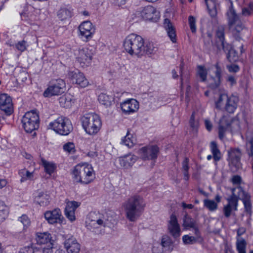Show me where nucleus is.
Wrapping results in <instances>:
<instances>
[{
    "label": "nucleus",
    "mask_w": 253,
    "mask_h": 253,
    "mask_svg": "<svg viewBox=\"0 0 253 253\" xmlns=\"http://www.w3.org/2000/svg\"><path fill=\"white\" fill-rule=\"evenodd\" d=\"M123 45L128 54L138 58L145 54H153L156 51V47L153 42H145L141 36L135 34L128 35L125 39Z\"/></svg>",
    "instance_id": "nucleus-1"
},
{
    "label": "nucleus",
    "mask_w": 253,
    "mask_h": 253,
    "mask_svg": "<svg viewBox=\"0 0 253 253\" xmlns=\"http://www.w3.org/2000/svg\"><path fill=\"white\" fill-rule=\"evenodd\" d=\"M145 206L143 198L137 194L131 196L123 204L126 217L131 222H135L139 218Z\"/></svg>",
    "instance_id": "nucleus-2"
},
{
    "label": "nucleus",
    "mask_w": 253,
    "mask_h": 253,
    "mask_svg": "<svg viewBox=\"0 0 253 253\" xmlns=\"http://www.w3.org/2000/svg\"><path fill=\"white\" fill-rule=\"evenodd\" d=\"M72 178L75 183L87 184L95 178V173L92 166L87 164L76 165L72 171Z\"/></svg>",
    "instance_id": "nucleus-3"
},
{
    "label": "nucleus",
    "mask_w": 253,
    "mask_h": 253,
    "mask_svg": "<svg viewBox=\"0 0 253 253\" xmlns=\"http://www.w3.org/2000/svg\"><path fill=\"white\" fill-rule=\"evenodd\" d=\"M81 121L84 129L89 135L96 134L102 126L99 116L94 113L85 114L82 117Z\"/></svg>",
    "instance_id": "nucleus-4"
},
{
    "label": "nucleus",
    "mask_w": 253,
    "mask_h": 253,
    "mask_svg": "<svg viewBox=\"0 0 253 253\" xmlns=\"http://www.w3.org/2000/svg\"><path fill=\"white\" fill-rule=\"evenodd\" d=\"M48 128L62 135H68L73 130L71 121L63 116L59 117L53 122H50L49 124Z\"/></svg>",
    "instance_id": "nucleus-5"
},
{
    "label": "nucleus",
    "mask_w": 253,
    "mask_h": 253,
    "mask_svg": "<svg viewBox=\"0 0 253 253\" xmlns=\"http://www.w3.org/2000/svg\"><path fill=\"white\" fill-rule=\"evenodd\" d=\"M21 121L24 129L28 133H31L39 127V116L36 111L26 112Z\"/></svg>",
    "instance_id": "nucleus-6"
},
{
    "label": "nucleus",
    "mask_w": 253,
    "mask_h": 253,
    "mask_svg": "<svg viewBox=\"0 0 253 253\" xmlns=\"http://www.w3.org/2000/svg\"><path fill=\"white\" fill-rule=\"evenodd\" d=\"M65 89L66 84L63 80L61 79L53 80L49 82L47 88L43 93V95L45 97L59 95L63 93Z\"/></svg>",
    "instance_id": "nucleus-7"
},
{
    "label": "nucleus",
    "mask_w": 253,
    "mask_h": 253,
    "mask_svg": "<svg viewBox=\"0 0 253 253\" xmlns=\"http://www.w3.org/2000/svg\"><path fill=\"white\" fill-rule=\"evenodd\" d=\"M86 223L87 229L92 231L101 226H107L108 225L107 220L104 216L99 212H96L89 213L88 220Z\"/></svg>",
    "instance_id": "nucleus-8"
},
{
    "label": "nucleus",
    "mask_w": 253,
    "mask_h": 253,
    "mask_svg": "<svg viewBox=\"0 0 253 253\" xmlns=\"http://www.w3.org/2000/svg\"><path fill=\"white\" fill-rule=\"evenodd\" d=\"M228 159L231 169L235 172L241 167V150L238 148H231L227 151Z\"/></svg>",
    "instance_id": "nucleus-9"
},
{
    "label": "nucleus",
    "mask_w": 253,
    "mask_h": 253,
    "mask_svg": "<svg viewBox=\"0 0 253 253\" xmlns=\"http://www.w3.org/2000/svg\"><path fill=\"white\" fill-rule=\"evenodd\" d=\"M226 15L228 21V26L230 28L235 26V30L239 32L243 28V25L240 23V16L236 13L233 6V2L231 4L226 12Z\"/></svg>",
    "instance_id": "nucleus-10"
},
{
    "label": "nucleus",
    "mask_w": 253,
    "mask_h": 253,
    "mask_svg": "<svg viewBox=\"0 0 253 253\" xmlns=\"http://www.w3.org/2000/svg\"><path fill=\"white\" fill-rule=\"evenodd\" d=\"M75 56L77 61L82 66H87L91 62L93 55V48L84 47L76 51Z\"/></svg>",
    "instance_id": "nucleus-11"
},
{
    "label": "nucleus",
    "mask_w": 253,
    "mask_h": 253,
    "mask_svg": "<svg viewBox=\"0 0 253 253\" xmlns=\"http://www.w3.org/2000/svg\"><path fill=\"white\" fill-rule=\"evenodd\" d=\"M159 153L157 145H149L143 147L139 150V154L143 160H156Z\"/></svg>",
    "instance_id": "nucleus-12"
},
{
    "label": "nucleus",
    "mask_w": 253,
    "mask_h": 253,
    "mask_svg": "<svg viewBox=\"0 0 253 253\" xmlns=\"http://www.w3.org/2000/svg\"><path fill=\"white\" fill-rule=\"evenodd\" d=\"M236 189V188L232 189V194L227 199L228 204L223 209L224 214L227 218L230 217L233 211L237 210L238 197L235 193Z\"/></svg>",
    "instance_id": "nucleus-13"
},
{
    "label": "nucleus",
    "mask_w": 253,
    "mask_h": 253,
    "mask_svg": "<svg viewBox=\"0 0 253 253\" xmlns=\"http://www.w3.org/2000/svg\"><path fill=\"white\" fill-rule=\"evenodd\" d=\"M136 14L146 20H155L159 16V12L151 5L145 6L137 11Z\"/></svg>",
    "instance_id": "nucleus-14"
},
{
    "label": "nucleus",
    "mask_w": 253,
    "mask_h": 253,
    "mask_svg": "<svg viewBox=\"0 0 253 253\" xmlns=\"http://www.w3.org/2000/svg\"><path fill=\"white\" fill-rule=\"evenodd\" d=\"M80 35L84 40H88L95 33V28L89 21L82 22L79 27Z\"/></svg>",
    "instance_id": "nucleus-15"
},
{
    "label": "nucleus",
    "mask_w": 253,
    "mask_h": 253,
    "mask_svg": "<svg viewBox=\"0 0 253 253\" xmlns=\"http://www.w3.org/2000/svg\"><path fill=\"white\" fill-rule=\"evenodd\" d=\"M121 107L125 114L129 115L138 111L139 103L135 99H127L121 104Z\"/></svg>",
    "instance_id": "nucleus-16"
},
{
    "label": "nucleus",
    "mask_w": 253,
    "mask_h": 253,
    "mask_svg": "<svg viewBox=\"0 0 253 253\" xmlns=\"http://www.w3.org/2000/svg\"><path fill=\"white\" fill-rule=\"evenodd\" d=\"M0 108L7 115H10L13 111L11 97L6 93L0 94Z\"/></svg>",
    "instance_id": "nucleus-17"
},
{
    "label": "nucleus",
    "mask_w": 253,
    "mask_h": 253,
    "mask_svg": "<svg viewBox=\"0 0 253 253\" xmlns=\"http://www.w3.org/2000/svg\"><path fill=\"white\" fill-rule=\"evenodd\" d=\"M168 230L169 233L174 238L179 237L181 235L180 227L174 214H172L170 216L168 224Z\"/></svg>",
    "instance_id": "nucleus-18"
},
{
    "label": "nucleus",
    "mask_w": 253,
    "mask_h": 253,
    "mask_svg": "<svg viewBox=\"0 0 253 253\" xmlns=\"http://www.w3.org/2000/svg\"><path fill=\"white\" fill-rule=\"evenodd\" d=\"M44 217L49 224H54L62 222L63 217L61 211L59 209L52 211H47L44 213Z\"/></svg>",
    "instance_id": "nucleus-19"
},
{
    "label": "nucleus",
    "mask_w": 253,
    "mask_h": 253,
    "mask_svg": "<svg viewBox=\"0 0 253 253\" xmlns=\"http://www.w3.org/2000/svg\"><path fill=\"white\" fill-rule=\"evenodd\" d=\"M69 77L73 83L79 84L82 87H85L89 84L84 74L78 71L70 72Z\"/></svg>",
    "instance_id": "nucleus-20"
},
{
    "label": "nucleus",
    "mask_w": 253,
    "mask_h": 253,
    "mask_svg": "<svg viewBox=\"0 0 253 253\" xmlns=\"http://www.w3.org/2000/svg\"><path fill=\"white\" fill-rule=\"evenodd\" d=\"M239 102L238 98L234 95H231L226 98L225 102L224 109L228 113L232 114L234 113L236 110L238 103Z\"/></svg>",
    "instance_id": "nucleus-21"
},
{
    "label": "nucleus",
    "mask_w": 253,
    "mask_h": 253,
    "mask_svg": "<svg viewBox=\"0 0 253 253\" xmlns=\"http://www.w3.org/2000/svg\"><path fill=\"white\" fill-rule=\"evenodd\" d=\"M137 156L128 154L118 158V161L121 166L125 169H128L131 168L136 161Z\"/></svg>",
    "instance_id": "nucleus-22"
},
{
    "label": "nucleus",
    "mask_w": 253,
    "mask_h": 253,
    "mask_svg": "<svg viewBox=\"0 0 253 253\" xmlns=\"http://www.w3.org/2000/svg\"><path fill=\"white\" fill-rule=\"evenodd\" d=\"M36 240L37 243L41 245L53 243L51 235L48 232H37L36 234Z\"/></svg>",
    "instance_id": "nucleus-23"
},
{
    "label": "nucleus",
    "mask_w": 253,
    "mask_h": 253,
    "mask_svg": "<svg viewBox=\"0 0 253 253\" xmlns=\"http://www.w3.org/2000/svg\"><path fill=\"white\" fill-rule=\"evenodd\" d=\"M164 27L167 31V35L169 38L170 41L173 43L176 42V35L175 29L170 21L168 19H166L164 23Z\"/></svg>",
    "instance_id": "nucleus-24"
},
{
    "label": "nucleus",
    "mask_w": 253,
    "mask_h": 253,
    "mask_svg": "<svg viewBox=\"0 0 253 253\" xmlns=\"http://www.w3.org/2000/svg\"><path fill=\"white\" fill-rule=\"evenodd\" d=\"M237 189L239 190V193L237 196L242 200L246 210L247 211H250L251 204L250 195L246 193L240 186L238 187Z\"/></svg>",
    "instance_id": "nucleus-25"
},
{
    "label": "nucleus",
    "mask_w": 253,
    "mask_h": 253,
    "mask_svg": "<svg viewBox=\"0 0 253 253\" xmlns=\"http://www.w3.org/2000/svg\"><path fill=\"white\" fill-rule=\"evenodd\" d=\"M59 102L60 106L64 108H70L75 103V99L70 94H66L59 97Z\"/></svg>",
    "instance_id": "nucleus-26"
},
{
    "label": "nucleus",
    "mask_w": 253,
    "mask_h": 253,
    "mask_svg": "<svg viewBox=\"0 0 253 253\" xmlns=\"http://www.w3.org/2000/svg\"><path fill=\"white\" fill-rule=\"evenodd\" d=\"M229 125V122L227 120L226 117L223 116L219 123L218 135L220 139H222L224 137L225 132Z\"/></svg>",
    "instance_id": "nucleus-27"
},
{
    "label": "nucleus",
    "mask_w": 253,
    "mask_h": 253,
    "mask_svg": "<svg viewBox=\"0 0 253 253\" xmlns=\"http://www.w3.org/2000/svg\"><path fill=\"white\" fill-rule=\"evenodd\" d=\"M98 100L100 104L106 107H108L111 106L114 101V97L111 95L101 93L99 95Z\"/></svg>",
    "instance_id": "nucleus-28"
},
{
    "label": "nucleus",
    "mask_w": 253,
    "mask_h": 253,
    "mask_svg": "<svg viewBox=\"0 0 253 253\" xmlns=\"http://www.w3.org/2000/svg\"><path fill=\"white\" fill-rule=\"evenodd\" d=\"M18 174L21 177L20 182L21 183L34 179V171L30 172L26 169H23L19 171Z\"/></svg>",
    "instance_id": "nucleus-29"
},
{
    "label": "nucleus",
    "mask_w": 253,
    "mask_h": 253,
    "mask_svg": "<svg viewBox=\"0 0 253 253\" xmlns=\"http://www.w3.org/2000/svg\"><path fill=\"white\" fill-rule=\"evenodd\" d=\"M72 10L68 8L61 7L57 12V16L61 21L67 20L71 17Z\"/></svg>",
    "instance_id": "nucleus-30"
},
{
    "label": "nucleus",
    "mask_w": 253,
    "mask_h": 253,
    "mask_svg": "<svg viewBox=\"0 0 253 253\" xmlns=\"http://www.w3.org/2000/svg\"><path fill=\"white\" fill-rule=\"evenodd\" d=\"M197 225L196 221L193 219L189 215L186 214L183 218L182 226L185 229L195 228Z\"/></svg>",
    "instance_id": "nucleus-31"
},
{
    "label": "nucleus",
    "mask_w": 253,
    "mask_h": 253,
    "mask_svg": "<svg viewBox=\"0 0 253 253\" xmlns=\"http://www.w3.org/2000/svg\"><path fill=\"white\" fill-rule=\"evenodd\" d=\"M41 163L46 173L49 175L53 173L56 169V166L54 163L48 162L44 159H41Z\"/></svg>",
    "instance_id": "nucleus-32"
},
{
    "label": "nucleus",
    "mask_w": 253,
    "mask_h": 253,
    "mask_svg": "<svg viewBox=\"0 0 253 253\" xmlns=\"http://www.w3.org/2000/svg\"><path fill=\"white\" fill-rule=\"evenodd\" d=\"M216 67V71L215 72V79L214 81V83H210L209 86L211 89H215L217 88L220 84V79L221 77V69L219 67L218 65L217 64L215 66Z\"/></svg>",
    "instance_id": "nucleus-33"
},
{
    "label": "nucleus",
    "mask_w": 253,
    "mask_h": 253,
    "mask_svg": "<svg viewBox=\"0 0 253 253\" xmlns=\"http://www.w3.org/2000/svg\"><path fill=\"white\" fill-rule=\"evenodd\" d=\"M209 13L212 17L217 14V6L214 0H204Z\"/></svg>",
    "instance_id": "nucleus-34"
},
{
    "label": "nucleus",
    "mask_w": 253,
    "mask_h": 253,
    "mask_svg": "<svg viewBox=\"0 0 253 253\" xmlns=\"http://www.w3.org/2000/svg\"><path fill=\"white\" fill-rule=\"evenodd\" d=\"M49 196L47 194L43 193H40L39 195L36 197V201L41 206H46L49 203Z\"/></svg>",
    "instance_id": "nucleus-35"
},
{
    "label": "nucleus",
    "mask_w": 253,
    "mask_h": 253,
    "mask_svg": "<svg viewBox=\"0 0 253 253\" xmlns=\"http://www.w3.org/2000/svg\"><path fill=\"white\" fill-rule=\"evenodd\" d=\"M122 142L126 146L129 148H131L133 146L136 142L135 138L129 133L128 131L126 135L122 140Z\"/></svg>",
    "instance_id": "nucleus-36"
},
{
    "label": "nucleus",
    "mask_w": 253,
    "mask_h": 253,
    "mask_svg": "<svg viewBox=\"0 0 253 253\" xmlns=\"http://www.w3.org/2000/svg\"><path fill=\"white\" fill-rule=\"evenodd\" d=\"M246 141V144L250 145L249 149H247V154L249 157L253 158V131L247 136Z\"/></svg>",
    "instance_id": "nucleus-37"
},
{
    "label": "nucleus",
    "mask_w": 253,
    "mask_h": 253,
    "mask_svg": "<svg viewBox=\"0 0 253 253\" xmlns=\"http://www.w3.org/2000/svg\"><path fill=\"white\" fill-rule=\"evenodd\" d=\"M211 149L215 161H219L221 158V153L217 147L216 142L212 141L211 143Z\"/></svg>",
    "instance_id": "nucleus-38"
},
{
    "label": "nucleus",
    "mask_w": 253,
    "mask_h": 253,
    "mask_svg": "<svg viewBox=\"0 0 253 253\" xmlns=\"http://www.w3.org/2000/svg\"><path fill=\"white\" fill-rule=\"evenodd\" d=\"M9 213L8 208L4 203L0 200V221H3L8 216Z\"/></svg>",
    "instance_id": "nucleus-39"
},
{
    "label": "nucleus",
    "mask_w": 253,
    "mask_h": 253,
    "mask_svg": "<svg viewBox=\"0 0 253 253\" xmlns=\"http://www.w3.org/2000/svg\"><path fill=\"white\" fill-rule=\"evenodd\" d=\"M204 205L207 209L211 211H216L218 208L217 203L213 200L209 199H205L204 200Z\"/></svg>",
    "instance_id": "nucleus-40"
},
{
    "label": "nucleus",
    "mask_w": 253,
    "mask_h": 253,
    "mask_svg": "<svg viewBox=\"0 0 253 253\" xmlns=\"http://www.w3.org/2000/svg\"><path fill=\"white\" fill-rule=\"evenodd\" d=\"M207 71L205 67L202 65H199L197 67V74L202 82H205L207 79Z\"/></svg>",
    "instance_id": "nucleus-41"
},
{
    "label": "nucleus",
    "mask_w": 253,
    "mask_h": 253,
    "mask_svg": "<svg viewBox=\"0 0 253 253\" xmlns=\"http://www.w3.org/2000/svg\"><path fill=\"white\" fill-rule=\"evenodd\" d=\"M81 205V203L75 201H69L67 203L65 211H75L77 208H78Z\"/></svg>",
    "instance_id": "nucleus-42"
},
{
    "label": "nucleus",
    "mask_w": 253,
    "mask_h": 253,
    "mask_svg": "<svg viewBox=\"0 0 253 253\" xmlns=\"http://www.w3.org/2000/svg\"><path fill=\"white\" fill-rule=\"evenodd\" d=\"M189 160L188 158H185L182 162V169L183 170L184 179L185 180H188L189 179L188 170H189Z\"/></svg>",
    "instance_id": "nucleus-43"
},
{
    "label": "nucleus",
    "mask_w": 253,
    "mask_h": 253,
    "mask_svg": "<svg viewBox=\"0 0 253 253\" xmlns=\"http://www.w3.org/2000/svg\"><path fill=\"white\" fill-rule=\"evenodd\" d=\"M253 13V1L251 2L247 7H243L242 10V15L249 16Z\"/></svg>",
    "instance_id": "nucleus-44"
},
{
    "label": "nucleus",
    "mask_w": 253,
    "mask_h": 253,
    "mask_svg": "<svg viewBox=\"0 0 253 253\" xmlns=\"http://www.w3.org/2000/svg\"><path fill=\"white\" fill-rule=\"evenodd\" d=\"M182 241L185 245L194 244L198 241L197 238L188 235H184L182 237Z\"/></svg>",
    "instance_id": "nucleus-45"
},
{
    "label": "nucleus",
    "mask_w": 253,
    "mask_h": 253,
    "mask_svg": "<svg viewBox=\"0 0 253 253\" xmlns=\"http://www.w3.org/2000/svg\"><path fill=\"white\" fill-rule=\"evenodd\" d=\"M189 124L190 127L192 128V130L197 132L199 127V122L198 120L195 119L194 114L193 113L190 117L189 120Z\"/></svg>",
    "instance_id": "nucleus-46"
},
{
    "label": "nucleus",
    "mask_w": 253,
    "mask_h": 253,
    "mask_svg": "<svg viewBox=\"0 0 253 253\" xmlns=\"http://www.w3.org/2000/svg\"><path fill=\"white\" fill-rule=\"evenodd\" d=\"M196 19L193 16L190 15L188 17V24L190 29L193 33H195L197 31Z\"/></svg>",
    "instance_id": "nucleus-47"
},
{
    "label": "nucleus",
    "mask_w": 253,
    "mask_h": 253,
    "mask_svg": "<svg viewBox=\"0 0 253 253\" xmlns=\"http://www.w3.org/2000/svg\"><path fill=\"white\" fill-rule=\"evenodd\" d=\"M227 98V95L225 93H222L220 94L218 99L215 102V106L217 109H221L223 105V102L226 101Z\"/></svg>",
    "instance_id": "nucleus-48"
},
{
    "label": "nucleus",
    "mask_w": 253,
    "mask_h": 253,
    "mask_svg": "<svg viewBox=\"0 0 253 253\" xmlns=\"http://www.w3.org/2000/svg\"><path fill=\"white\" fill-rule=\"evenodd\" d=\"M18 220L23 224V230H26L30 225L31 222L28 217L23 214L19 218Z\"/></svg>",
    "instance_id": "nucleus-49"
},
{
    "label": "nucleus",
    "mask_w": 253,
    "mask_h": 253,
    "mask_svg": "<svg viewBox=\"0 0 253 253\" xmlns=\"http://www.w3.org/2000/svg\"><path fill=\"white\" fill-rule=\"evenodd\" d=\"M246 242L243 239H238L236 242V248L238 252L246 251Z\"/></svg>",
    "instance_id": "nucleus-50"
},
{
    "label": "nucleus",
    "mask_w": 253,
    "mask_h": 253,
    "mask_svg": "<svg viewBox=\"0 0 253 253\" xmlns=\"http://www.w3.org/2000/svg\"><path fill=\"white\" fill-rule=\"evenodd\" d=\"M221 44L223 51L227 53V58L230 60V54L232 51L231 45L226 43L225 41L221 42Z\"/></svg>",
    "instance_id": "nucleus-51"
},
{
    "label": "nucleus",
    "mask_w": 253,
    "mask_h": 253,
    "mask_svg": "<svg viewBox=\"0 0 253 253\" xmlns=\"http://www.w3.org/2000/svg\"><path fill=\"white\" fill-rule=\"evenodd\" d=\"M63 149L65 151L71 154H74L76 151L75 144L73 142H69L65 144Z\"/></svg>",
    "instance_id": "nucleus-52"
},
{
    "label": "nucleus",
    "mask_w": 253,
    "mask_h": 253,
    "mask_svg": "<svg viewBox=\"0 0 253 253\" xmlns=\"http://www.w3.org/2000/svg\"><path fill=\"white\" fill-rule=\"evenodd\" d=\"M216 36L221 42L224 41V30L223 27H219L217 29Z\"/></svg>",
    "instance_id": "nucleus-53"
},
{
    "label": "nucleus",
    "mask_w": 253,
    "mask_h": 253,
    "mask_svg": "<svg viewBox=\"0 0 253 253\" xmlns=\"http://www.w3.org/2000/svg\"><path fill=\"white\" fill-rule=\"evenodd\" d=\"M27 46V42L24 40L18 42L15 45L16 48L21 52L25 51Z\"/></svg>",
    "instance_id": "nucleus-54"
},
{
    "label": "nucleus",
    "mask_w": 253,
    "mask_h": 253,
    "mask_svg": "<svg viewBox=\"0 0 253 253\" xmlns=\"http://www.w3.org/2000/svg\"><path fill=\"white\" fill-rule=\"evenodd\" d=\"M66 250L68 253H80V245L78 243H75L74 246L66 249Z\"/></svg>",
    "instance_id": "nucleus-55"
},
{
    "label": "nucleus",
    "mask_w": 253,
    "mask_h": 253,
    "mask_svg": "<svg viewBox=\"0 0 253 253\" xmlns=\"http://www.w3.org/2000/svg\"><path fill=\"white\" fill-rule=\"evenodd\" d=\"M75 243H78L76 239L72 237L71 238H69V239L65 240L64 243L65 248L66 249H69L71 246H74L75 245Z\"/></svg>",
    "instance_id": "nucleus-56"
},
{
    "label": "nucleus",
    "mask_w": 253,
    "mask_h": 253,
    "mask_svg": "<svg viewBox=\"0 0 253 253\" xmlns=\"http://www.w3.org/2000/svg\"><path fill=\"white\" fill-rule=\"evenodd\" d=\"M171 240L169 237H165L162 238L160 246L163 247H169L171 246Z\"/></svg>",
    "instance_id": "nucleus-57"
},
{
    "label": "nucleus",
    "mask_w": 253,
    "mask_h": 253,
    "mask_svg": "<svg viewBox=\"0 0 253 253\" xmlns=\"http://www.w3.org/2000/svg\"><path fill=\"white\" fill-rule=\"evenodd\" d=\"M53 243H49L45 245L42 248V253H52Z\"/></svg>",
    "instance_id": "nucleus-58"
},
{
    "label": "nucleus",
    "mask_w": 253,
    "mask_h": 253,
    "mask_svg": "<svg viewBox=\"0 0 253 253\" xmlns=\"http://www.w3.org/2000/svg\"><path fill=\"white\" fill-rule=\"evenodd\" d=\"M231 181L234 185H239L242 182V178L238 175H234L232 176Z\"/></svg>",
    "instance_id": "nucleus-59"
},
{
    "label": "nucleus",
    "mask_w": 253,
    "mask_h": 253,
    "mask_svg": "<svg viewBox=\"0 0 253 253\" xmlns=\"http://www.w3.org/2000/svg\"><path fill=\"white\" fill-rule=\"evenodd\" d=\"M75 212V211H65V214L66 216L71 221H73L75 220V219H76Z\"/></svg>",
    "instance_id": "nucleus-60"
},
{
    "label": "nucleus",
    "mask_w": 253,
    "mask_h": 253,
    "mask_svg": "<svg viewBox=\"0 0 253 253\" xmlns=\"http://www.w3.org/2000/svg\"><path fill=\"white\" fill-rule=\"evenodd\" d=\"M19 253H34V252L32 247L27 246L21 248Z\"/></svg>",
    "instance_id": "nucleus-61"
},
{
    "label": "nucleus",
    "mask_w": 253,
    "mask_h": 253,
    "mask_svg": "<svg viewBox=\"0 0 253 253\" xmlns=\"http://www.w3.org/2000/svg\"><path fill=\"white\" fill-rule=\"evenodd\" d=\"M227 68L230 72L236 73L239 71V67L237 65L227 66Z\"/></svg>",
    "instance_id": "nucleus-62"
},
{
    "label": "nucleus",
    "mask_w": 253,
    "mask_h": 253,
    "mask_svg": "<svg viewBox=\"0 0 253 253\" xmlns=\"http://www.w3.org/2000/svg\"><path fill=\"white\" fill-rule=\"evenodd\" d=\"M227 81L230 83V84L232 86L235 84H236V79L233 76L230 75L228 76L226 79Z\"/></svg>",
    "instance_id": "nucleus-63"
},
{
    "label": "nucleus",
    "mask_w": 253,
    "mask_h": 253,
    "mask_svg": "<svg viewBox=\"0 0 253 253\" xmlns=\"http://www.w3.org/2000/svg\"><path fill=\"white\" fill-rule=\"evenodd\" d=\"M205 126L208 131H211L212 128V125L211 121L209 120H205Z\"/></svg>",
    "instance_id": "nucleus-64"
}]
</instances>
